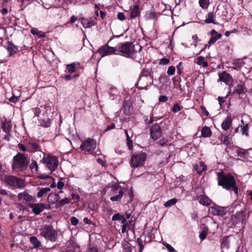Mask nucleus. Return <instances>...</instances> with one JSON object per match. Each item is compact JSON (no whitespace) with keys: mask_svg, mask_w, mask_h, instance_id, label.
<instances>
[{"mask_svg":"<svg viewBox=\"0 0 252 252\" xmlns=\"http://www.w3.org/2000/svg\"><path fill=\"white\" fill-rule=\"evenodd\" d=\"M29 159L25 154L18 153L13 158L12 163V170L22 172L27 169Z\"/></svg>","mask_w":252,"mask_h":252,"instance_id":"nucleus-1","label":"nucleus"},{"mask_svg":"<svg viewBox=\"0 0 252 252\" xmlns=\"http://www.w3.org/2000/svg\"><path fill=\"white\" fill-rule=\"evenodd\" d=\"M218 185L226 190L234 187L236 182L234 177L230 174L224 175L222 172L217 173Z\"/></svg>","mask_w":252,"mask_h":252,"instance_id":"nucleus-2","label":"nucleus"},{"mask_svg":"<svg viewBox=\"0 0 252 252\" xmlns=\"http://www.w3.org/2000/svg\"><path fill=\"white\" fill-rule=\"evenodd\" d=\"M43 157L42 162L52 172L54 171L59 165L58 158L51 155H45L44 152H40V157Z\"/></svg>","mask_w":252,"mask_h":252,"instance_id":"nucleus-3","label":"nucleus"},{"mask_svg":"<svg viewBox=\"0 0 252 252\" xmlns=\"http://www.w3.org/2000/svg\"><path fill=\"white\" fill-rule=\"evenodd\" d=\"M40 235L44 237L46 239L52 242L57 240L58 233L56 230L53 229L51 225H44L40 229Z\"/></svg>","mask_w":252,"mask_h":252,"instance_id":"nucleus-4","label":"nucleus"},{"mask_svg":"<svg viewBox=\"0 0 252 252\" xmlns=\"http://www.w3.org/2000/svg\"><path fill=\"white\" fill-rule=\"evenodd\" d=\"M4 182L9 186L16 189H22L25 187V181L13 175H6Z\"/></svg>","mask_w":252,"mask_h":252,"instance_id":"nucleus-5","label":"nucleus"},{"mask_svg":"<svg viewBox=\"0 0 252 252\" xmlns=\"http://www.w3.org/2000/svg\"><path fill=\"white\" fill-rule=\"evenodd\" d=\"M146 158V154L143 152L135 153L131 157V165L133 167H138L143 165Z\"/></svg>","mask_w":252,"mask_h":252,"instance_id":"nucleus-6","label":"nucleus"},{"mask_svg":"<svg viewBox=\"0 0 252 252\" xmlns=\"http://www.w3.org/2000/svg\"><path fill=\"white\" fill-rule=\"evenodd\" d=\"M134 46L132 42H126L117 47V51L121 52L126 57H132L134 53Z\"/></svg>","mask_w":252,"mask_h":252,"instance_id":"nucleus-7","label":"nucleus"},{"mask_svg":"<svg viewBox=\"0 0 252 252\" xmlns=\"http://www.w3.org/2000/svg\"><path fill=\"white\" fill-rule=\"evenodd\" d=\"M96 147V143L95 141L93 139L88 138L82 142L80 146V148L84 152H89L90 153L94 154Z\"/></svg>","mask_w":252,"mask_h":252,"instance_id":"nucleus-8","label":"nucleus"},{"mask_svg":"<svg viewBox=\"0 0 252 252\" xmlns=\"http://www.w3.org/2000/svg\"><path fill=\"white\" fill-rule=\"evenodd\" d=\"M29 206L32 209V212L35 215L40 214L44 209L50 208V205L44 204L41 203L30 204Z\"/></svg>","mask_w":252,"mask_h":252,"instance_id":"nucleus-9","label":"nucleus"},{"mask_svg":"<svg viewBox=\"0 0 252 252\" xmlns=\"http://www.w3.org/2000/svg\"><path fill=\"white\" fill-rule=\"evenodd\" d=\"M116 51H117V47H110L107 44L100 47L98 50V53L101 57L114 54Z\"/></svg>","mask_w":252,"mask_h":252,"instance_id":"nucleus-10","label":"nucleus"},{"mask_svg":"<svg viewBox=\"0 0 252 252\" xmlns=\"http://www.w3.org/2000/svg\"><path fill=\"white\" fill-rule=\"evenodd\" d=\"M26 145L28 148V152L30 153L39 152L40 154V152H42L38 142L35 140L32 139L28 140L27 141Z\"/></svg>","mask_w":252,"mask_h":252,"instance_id":"nucleus-11","label":"nucleus"},{"mask_svg":"<svg viewBox=\"0 0 252 252\" xmlns=\"http://www.w3.org/2000/svg\"><path fill=\"white\" fill-rule=\"evenodd\" d=\"M151 135L154 140L158 139L161 134V130L160 126L158 125H153L150 130Z\"/></svg>","mask_w":252,"mask_h":252,"instance_id":"nucleus-12","label":"nucleus"},{"mask_svg":"<svg viewBox=\"0 0 252 252\" xmlns=\"http://www.w3.org/2000/svg\"><path fill=\"white\" fill-rule=\"evenodd\" d=\"M219 76L220 81L225 83L227 85H229L233 82L232 76L225 71L219 73Z\"/></svg>","mask_w":252,"mask_h":252,"instance_id":"nucleus-13","label":"nucleus"},{"mask_svg":"<svg viewBox=\"0 0 252 252\" xmlns=\"http://www.w3.org/2000/svg\"><path fill=\"white\" fill-rule=\"evenodd\" d=\"M211 37L208 41L209 47H210L212 44H214L218 39L220 38L222 36L221 33H218L215 30H213L211 31Z\"/></svg>","mask_w":252,"mask_h":252,"instance_id":"nucleus-14","label":"nucleus"},{"mask_svg":"<svg viewBox=\"0 0 252 252\" xmlns=\"http://www.w3.org/2000/svg\"><path fill=\"white\" fill-rule=\"evenodd\" d=\"M18 199L20 200L30 202L34 201V198L32 196L29 194L27 192L24 191L19 193L18 195Z\"/></svg>","mask_w":252,"mask_h":252,"instance_id":"nucleus-15","label":"nucleus"},{"mask_svg":"<svg viewBox=\"0 0 252 252\" xmlns=\"http://www.w3.org/2000/svg\"><path fill=\"white\" fill-rule=\"evenodd\" d=\"M232 118L228 116L221 124V128L224 130H227L231 126Z\"/></svg>","mask_w":252,"mask_h":252,"instance_id":"nucleus-16","label":"nucleus"},{"mask_svg":"<svg viewBox=\"0 0 252 252\" xmlns=\"http://www.w3.org/2000/svg\"><path fill=\"white\" fill-rule=\"evenodd\" d=\"M199 202L204 206H208L212 203V201L205 195H200L197 198Z\"/></svg>","mask_w":252,"mask_h":252,"instance_id":"nucleus-17","label":"nucleus"},{"mask_svg":"<svg viewBox=\"0 0 252 252\" xmlns=\"http://www.w3.org/2000/svg\"><path fill=\"white\" fill-rule=\"evenodd\" d=\"M210 211L215 215L222 216L224 214L223 209L218 206L211 207Z\"/></svg>","mask_w":252,"mask_h":252,"instance_id":"nucleus-18","label":"nucleus"},{"mask_svg":"<svg viewBox=\"0 0 252 252\" xmlns=\"http://www.w3.org/2000/svg\"><path fill=\"white\" fill-rule=\"evenodd\" d=\"M47 199L49 203L54 204L60 199V196L57 193H51L48 195Z\"/></svg>","mask_w":252,"mask_h":252,"instance_id":"nucleus-19","label":"nucleus"},{"mask_svg":"<svg viewBox=\"0 0 252 252\" xmlns=\"http://www.w3.org/2000/svg\"><path fill=\"white\" fill-rule=\"evenodd\" d=\"M241 131L242 132V134L243 135H245L246 136H249V126L248 124L245 125L244 122L243 120H241Z\"/></svg>","mask_w":252,"mask_h":252,"instance_id":"nucleus-20","label":"nucleus"},{"mask_svg":"<svg viewBox=\"0 0 252 252\" xmlns=\"http://www.w3.org/2000/svg\"><path fill=\"white\" fill-rule=\"evenodd\" d=\"M202 230L199 234V238L204 240L206 238V235L208 230V227L205 224L201 225Z\"/></svg>","mask_w":252,"mask_h":252,"instance_id":"nucleus-21","label":"nucleus"},{"mask_svg":"<svg viewBox=\"0 0 252 252\" xmlns=\"http://www.w3.org/2000/svg\"><path fill=\"white\" fill-rule=\"evenodd\" d=\"M201 132V136L203 137H209L212 134V132L210 128L206 126L202 128Z\"/></svg>","mask_w":252,"mask_h":252,"instance_id":"nucleus-22","label":"nucleus"},{"mask_svg":"<svg viewBox=\"0 0 252 252\" xmlns=\"http://www.w3.org/2000/svg\"><path fill=\"white\" fill-rule=\"evenodd\" d=\"M1 128L5 133L9 134L11 131L12 126L10 122H4L2 124Z\"/></svg>","mask_w":252,"mask_h":252,"instance_id":"nucleus-23","label":"nucleus"},{"mask_svg":"<svg viewBox=\"0 0 252 252\" xmlns=\"http://www.w3.org/2000/svg\"><path fill=\"white\" fill-rule=\"evenodd\" d=\"M112 220H121L122 221V223H125L126 222V219L124 216L120 215L119 213L116 214L114 215L112 218Z\"/></svg>","mask_w":252,"mask_h":252,"instance_id":"nucleus-24","label":"nucleus"},{"mask_svg":"<svg viewBox=\"0 0 252 252\" xmlns=\"http://www.w3.org/2000/svg\"><path fill=\"white\" fill-rule=\"evenodd\" d=\"M124 195V191L122 189L119 191V194L110 197V200L112 201H120Z\"/></svg>","mask_w":252,"mask_h":252,"instance_id":"nucleus-25","label":"nucleus"},{"mask_svg":"<svg viewBox=\"0 0 252 252\" xmlns=\"http://www.w3.org/2000/svg\"><path fill=\"white\" fill-rule=\"evenodd\" d=\"M205 22L208 24L215 23L214 14L213 12H210L208 13Z\"/></svg>","mask_w":252,"mask_h":252,"instance_id":"nucleus-26","label":"nucleus"},{"mask_svg":"<svg viewBox=\"0 0 252 252\" xmlns=\"http://www.w3.org/2000/svg\"><path fill=\"white\" fill-rule=\"evenodd\" d=\"M7 51L9 52V54L12 55L16 53L17 48V47L12 43L8 42V46L7 48Z\"/></svg>","mask_w":252,"mask_h":252,"instance_id":"nucleus-27","label":"nucleus"},{"mask_svg":"<svg viewBox=\"0 0 252 252\" xmlns=\"http://www.w3.org/2000/svg\"><path fill=\"white\" fill-rule=\"evenodd\" d=\"M81 24L85 28H90L94 25L93 21H88L85 19H82Z\"/></svg>","mask_w":252,"mask_h":252,"instance_id":"nucleus-28","label":"nucleus"},{"mask_svg":"<svg viewBox=\"0 0 252 252\" xmlns=\"http://www.w3.org/2000/svg\"><path fill=\"white\" fill-rule=\"evenodd\" d=\"M108 188H111V192L112 194H116L118 189H121V186L118 183L113 184L112 185H108Z\"/></svg>","mask_w":252,"mask_h":252,"instance_id":"nucleus-29","label":"nucleus"},{"mask_svg":"<svg viewBox=\"0 0 252 252\" xmlns=\"http://www.w3.org/2000/svg\"><path fill=\"white\" fill-rule=\"evenodd\" d=\"M30 241L33 245L35 248H38L40 245V242L38 240L37 238L35 236L30 237Z\"/></svg>","mask_w":252,"mask_h":252,"instance_id":"nucleus-30","label":"nucleus"},{"mask_svg":"<svg viewBox=\"0 0 252 252\" xmlns=\"http://www.w3.org/2000/svg\"><path fill=\"white\" fill-rule=\"evenodd\" d=\"M139 6L138 5H136L134 6L131 11V17L132 18H134L139 14Z\"/></svg>","mask_w":252,"mask_h":252,"instance_id":"nucleus-31","label":"nucleus"},{"mask_svg":"<svg viewBox=\"0 0 252 252\" xmlns=\"http://www.w3.org/2000/svg\"><path fill=\"white\" fill-rule=\"evenodd\" d=\"M50 188L49 187L42 188L37 192V196L39 198L41 197L44 194L50 191Z\"/></svg>","mask_w":252,"mask_h":252,"instance_id":"nucleus-32","label":"nucleus"},{"mask_svg":"<svg viewBox=\"0 0 252 252\" xmlns=\"http://www.w3.org/2000/svg\"><path fill=\"white\" fill-rule=\"evenodd\" d=\"M177 202V199L176 198L171 199L164 203V206L165 207H169L172 205H175Z\"/></svg>","mask_w":252,"mask_h":252,"instance_id":"nucleus-33","label":"nucleus"},{"mask_svg":"<svg viewBox=\"0 0 252 252\" xmlns=\"http://www.w3.org/2000/svg\"><path fill=\"white\" fill-rule=\"evenodd\" d=\"M234 93H236L238 94L244 93V87L241 84H238L235 87Z\"/></svg>","mask_w":252,"mask_h":252,"instance_id":"nucleus-34","label":"nucleus"},{"mask_svg":"<svg viewBox=\"0 0 252 252\" xmlns=\"http://www.w3.org/2000/svg\"><path fill=\"white\" fill-rule=\"evenodd\" d=\"M70 201V199L65 197V198L61 199L60 201H59L57 203V206L58 207L62 206L66 204L69 203Z\"/></svg>","mask_w":252,"mask_h":252,"instance_id":"nucleus-35","label":"nucleus"},{"mask_svg":"<svg viewBox=\"0 0 252 252\" xmlns=\"http://www.w3.org/2000/svg\"><path fill=\"white\" fill-rule=\"evenodd\" d=\"M145 17L148 20H156L157 14L155 12H149L145 15Z\"/></svg>","mask_w":252,"mask_h":252,"instance_id":"nucleus-36","label":"nucleus"},{"mask_svg":"<svg viewBox=\"0 0 252 252\" xmlns=\"http://www.w3.org/2000/svg\"><path fill=\"white\" fill-rule=\"evenodd\" d=\"M79 251V247L76 245L71 247L68 246L65 252H77Z\"/></svg>","mask_w":252,"mask_h":252,"instance_id":"nucleus-37","label":"nucleus"},{"mask_svg":"<svg viewBox=\"0 0 252 252\" xmlns=\"http://www.w3.org/2000/svg\"><path fill=\"white\" fill-rule=\"evenodd\" d=\"M199 3L202 8H206L209 4V0H199Z\"/></svg>","mask_w":252,"mask_h":252,"instance_id":"nucleus-38","label":"nucleus"},{"mask_svg":"<svg viewBox=\"0 0 252 252\" xmlns=\"http://www.w3.org/2000/svg\"><path fill=\"white\" fill-rule=\"evenodd\" d=\"M66 69H67L68 71L70 73H72L74 72H75V64L74 63H71L69 64H67L66 66Z\"/></svg>","mask_w":252,"mask_h":252,"instance_id":"nucleus-39","label":"nucleus"},{"mask_svg":"<svg viewBox=\"0 0 252 252\" xmlns=\"http://www.w3.org/2000/svg\"><path fill=\"white\" fill-rule=\"evenodd\" d=\"M87 252H98V251L94 246L89 244L88 246Z\"/></svg>","mask_w":252,"mask_h":252,"instance_id":"nucleus-40","label":"nucleus"},{"mask_svg":"<svg viewBox=\"0 0 252 252\" xmlns=\"http://www.w3.org/2000/svg\"><path fill=\"white\" fill-rule=\"evenodd\" d=\"M30 168L32 170L34 169L35 171H38V165L37 164L36 161L35 160H32V163L30 165Z\"/></svg>","mask_w":252,"mask_h":252,"instance_id":"nucleus-41","label":"nucleus"},{"mask_svg":"<svg viewBox=\"0 0 252 252\" xmlns=\"http://www.w3.org/2000/svg\"><path fill=\"white\" fill-rule=\"evenodd\" d=\"M228 237H225L223 239V241L221 243V246L222 248H228V242L227 241Z\"/></svg>","mask_w":252,"mask_h":252,"instance_id":"nucleus-42","label":"nucleus"},{"mask_svg":"<svg viewBox=\"0 0 252 252\" xmlns=\"http://www.w3.org/2000/svg\"><path fill=\"white\" fill-rule=\"evenodd\" d=\"M175 72V68L173 66H170L168 67L167 73L169 75H173Z\"/></svg>","mask_w":252,"mask_h":252,"instance_id":"nucleus-43","label":"nucleus"},{"mask_svg":"<svg viewBox=\"0 0 252 252\" xmlns=\"http://www.w3.org/2000/svg\"><path fill=\"white\" fill-rule=\"evenodd\" d=\"M18 148L22 151L23 152H26V151H28V146H27V147H26L25 145H24V144H22V143H19L18 145Z\"/></svg>","mask_w":252,"mask_h":252,"instance_id":"nucleus-44","label":"nucleus"},{"mask_svg":"<svg viewBox=\"0 0 252 252\" xmlns=\"http://www.w3.org/2000/svg\"><path fill=\"white\" fill-rule=\"evenodd\" d=\"M169 63V60L167 58H162L159 63V64L160 65H166L168 64Z\"/></svg>","mask_w":252,"mask_h":252,"instance_id":"nucleus-45","label":"nucleus"},{"mask_svg":"<svg viewBox=\"0 0 252 252\" xmlns=\"http://www.w3.org/2000/svg\"><path fill=\"white\" fill-rule=\"evenodd\" d=\"M137 243L139 245V252H142V250L144 248V245L143 244V242H142V241L141 240L140 238H137Z\"/></svg>","mask_w":252,"mask_h":252,"instance_id":"nucleus-46","label":"nucleus"},{"mask_svg":"<svg viewBox=\"0 0 252 252\" xmlns=\"http://www.w3.org/2000/svg\"><path fill=\"white\" fill-rule=\"evenodd\" d=\"M172 111L174 112V113H176L180 110H181V106L179 105V104L178 103H176L174 105L173 108H172Z\"/></svg>","mask_w":252,"mask_h":252,"instance_id":"nucleus-47","label":"nucleus"},{"mask_svg":"<svg viewBox=\"0 0 252 252\" xmlns=\"http://www.w3.org/2000/svg\"><path fill=\"white\" fill-rule=\"evenodd\" d=\"M78 220L75 217H72L70 218V222L73 225H76L78 223Z\"/></svg>","mask_w":252,"mask_h":252,"instance_id":"nucleus-48","label":"nucleus"},{"mask_svg":"<svg viewBox=\"0 0 252 252\" xmlns=\"http://www.w3.org/2000/svg\"><path fill=\"white\" fill-rule=\"evenodd\" d=\"M63 178H60L59 181L58 182L57 184V187L59 189H62L64 186V184L63 182Z\"/></svg>","mask_w":252,"mask_h":252,"instance_id":"nucleus-49","label":"nucleus"},{"mask_svg":"<svg viewBox=\"0 0 252 252\" xmlns=\"http://www.w3.org/2000/svg\"><path fill=\"white\" fill-rule=\"evenodd\" d=\"M238 155L241 158H244L246 156V152L242 150H238L237 151Z\"/></svg>","mask_w":252,"mask_h":252,"instance_id":"nucleus-50","label":"nucleus"},{"mask_svg":"<svg viewBox=\"0 0 252 252\" xmlns=\"http://www.w3.org/2000/svg\"><path fill=\"white\" fill-rule=\"evenodd\" d=\"M177 72L179 74H181L183 72V67L182 66V63L180 62L177 65Z\"/></svg>","mask_w":252,"mask_h":252,"instance_id":"nucleus-51","label":"nucleus"},{"mask_svg":"<svg viewBox=\"0 0 252 252\" xmlns=\"http://www.w3.org/2000/svg\"><path fill=\"white\" fill-rule=\"evenodd\" d=\"M34 116H38L40 113V109L39 108H34L32 109Z\"/></svg>","mask_w":252,"mask_h":252,"instance_id":"nucleus-52","label":"nucleus"},{"mask_svg":"<svg viewBox=\"0 0 252 252\" xmlns=\"http://www.w3.org/2000/svg\"><path fill=\"white\" fill-rule=\"evenodd\" d=\"M117 17L118 19H119L121 21H124L126 18L123 12L118 13L117 15Z\"/></svg>","mask_w":252,"mask_h":252,"instance_id":"nucleus-53","label":"nucleus"},{"mask_svg":"<svg viewBox=\"0 0 252 252\" xmlns=\"http://www.w3.org/2000/svg\"><path fill=\"white\" fill-rule=\"evenodd\" d=\"M168 142V140L167 139H165V138H163V139H160L159 141H158V143L161 146H164L165 144H166Z\"/></svg>","mask_w":252,"mask_h":252,"instance_id":"nucleus-54","label":"nucleus"},{"mask_svg":"<svg viewBox=\"0 0 252 252\" xmlns=\"http://www.w3.org/2000/svg\"><path fill=\"white\" fill-rule=\"evenodd\" d=\"M223 143L227 146L230 144L229 138L228 136H224Z\"/></svg>","mask_w":252,"mask_h":252,"instance_id":"nucleus-55","label":"nucleus"},{"mask_svg":"<svg viewBox=\"0 0 252 252\" xmlns=\"http://www.w3.org/2000/svg\"><path fill=\"white\" fill-rule=\"evenodd\" d=\"M165 247L166 248V249L169 251V252H175L174 249L170 245H169L168 244H166V245H165Z\"/></svg>","mask_w":252,"mask_h":252,"instance_id":"nucleus-56","label":"nucleus"},{"mask_svg":"<svg viewBox=\"0 0 252 252\" xmlns=\"http://www.w3.org/2000/svg\"><path fill=\"white\" fill-rule=\"evenodd\" d=\"M204 61V58L202 56H199L197 58V63L198 65H201L202 63Z\"/></svg>","mask_w":252,"mask_h":252,"instance_id":"nucleus-57","label":"nucleus"},{"mask_svg":"<svg viewBox=\"0 0 252 252\" xmlns=\"http://www.w3.org/2000/svg\"><path fill=\"white\" fill-rule=\"evenodd\" d=\"M202 112L204 113L206 116H208L209 114L208 111L206 110L205 107L202 105L200 106Z\"/></svg>","mask_w":252,"mask_h":252,"instance_id":"nucleus-58","label":"nucleus"},{"mask_svg":"<svg viewBox=\"0 0 252 252\" xmlns=\"http://www.w3.org/2000/svg\"><path fill=\"white\" fill-rule=\"evenodd\" d=\"M9 100L11 102L15 103V102H16L18 101V97H17V96H15V95H13L12 97H11L9 99Z\"/></svg>","mask_w":252,"mask_h":252,"instance_id":"nucleus-59","label":"nucleus"},{"mask_svg":"<svg viewBox=\"0 0 252 252\" xmlns=\"http://www.w3.org/2000/svg\"><path fill=\"white\" fill-rule=\"evenodd\" d=\"M167 100H168V98L165 95L160 96V97L159 98V101L160 102H166Z\"/></svg>","mask_w":252,"mask_h":252,"instance_id":"nucleus-60","label":"nucleus"},{"mask_svg":"<svg viewBox=\"0 0 252 252\" xmlns=\"http://www.w3.org/2000/svg\"><path fill=\"white\" fill-rule=\"evenodd\" d=\"M200 166H202V167H203V168H202V169L201 170H198V171H197V173H198V174H201L202 173V171H203L205 169H206V166L204 165V163L202 161H201V162H200Z\"/></svg>","mask_w":252,"mask_h":252,"instance_id":"nucleus-61","label":"nucleus"},{"mask_svg":"<svg viewBox=\"0 0 252 252\" xmlns=\"http://www.w3.org/2000/svg\"><path fill=\"white\" fill-rule=\"evenodd\" d=\"M115 127V125L114 123L111 124L110 126H108L105 129L104 131H107L111 129H113Z\"/></svg>","mask_w":252,"mask_h":252,"instance_id":"nucleus-62","label":"nucleus"},{"mask_svg":"<svg viewBox=\"0 0 252 252\" xmlns=\"http://www.w3.org/2000/svg\"><path fill=\"white\" fill-rule=\"evenodd\" d=\"M218 100L220 104L221 105L222 103H224L225 101L224 97L219 96L218 98Z\"/></svg>","mask_w":252,"mask_h":252,"instance_id":"nucleus-63","label":"nucleus"},{"mask_svg":"<svg viewBox=\"0 0 252 252\" xmlns=\"http://www.w3.org/2000/svg\"><path fill=\"white\" fill-rule=\"evenodd\" d=\"M38 178L40 179H46L48 178L52 179V178L49 175H41L38 176Z\"/></svg>","mask_w":252,"mask_h":252,"instance_id":"nucleus-64","label":"nucleus"}]
</instances>
